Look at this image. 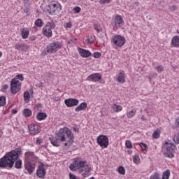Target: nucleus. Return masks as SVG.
<instances>
[{"instance_id":"f257e3e1","label":"nucleus","mask_w":179,"mask_h":179,"mask_svg":"<svg viewBox=\"0 0 179 179\" xmlns=\"http://www.w3.org/2000/svg\"><path fill=\"white\" fill-rule=\"evenodd\" d=\"M20 156H22L21 148L12 150L0 159V167L1 169H12L15 166V169L20 170L23 164L22 159H20Z\"/></svg>"},{"instance_id":"f03ea898","label":"nucleus","mask_w":179,"mask_h":179,"mask_svg":"<svg viewBox=\"0 0 179 179\" xmlns=\"http://www.w3.org/2000/svg\"><path fill=\"white\" fill-rule=\"evenodd\" d=\"M73 139H75V137H73L72 131L67 127L60 129L56 134L55 137L49 138L52 145L56 148L59 147V142H66L64 146L70 148L73 143Z\"/></svg>"},{"instance_id":"7ed1b4c3","label":"nucleus","mask_w":179,"mask_h":179,"mask_svg":"<svg viewBox=\"0 0 179 179\" xmlns=\"http://www.w3.org/2000/svg\"><path fill=\"white\" fill-rule=\"evenodd\" d=\"M163 147L166 148V157L173 159V157H174V152H176V149H177L176 145H174V143H169V141H166L164 144H163Z\"/></svg>"},{"instance_id":"20e7f679","label":"nucleus","mask_w":179,"mask_h":179,"mask_svg":"<svg viewBox=\"0 0 179 179\" xmlns=\"http://www.w3.org/2000/svg\"><path fill=\"white\" fill-rule=\"evenodd\" d=\"M60 48H62L61 42L55 41L46 47V52H48V54H54L57 52L58 50H60Z\"/></svg>"},{"instance_id":"39448f33","label":"nucleus","mask_w":179,"mask_h":179,"mask_svg":"<svg viewBox=\"0 0 179 179\" xmlns=\"http://www.w3.org/2000/svg\"><path fill=\"white\" fill-rule=\"evenodd\" d=\"M124 24H125L124 18H122V16L120 15H116L111 22V26L113 27V29H115L116 30H118L120 27H122Z\"/></svg>"},{"instance_id":"423d86ee","label":"nucleus","mask_w":179,"mask_h":179,"mask_svg":"<svg viewBox=\"0 0 179 179\" xmlns=\"http://www.w3.org/2000/svg\"><path fill=\"white\" fill-rule=\"evenodd\" d=\"M22 89V83L17 78H13L10 82V91L13 94H16Z\"/></svg>"},{"instance_id":"0eeeda50","label":"nucleus","mask_w":179,"mask_h":179,"mask_svg":"<svg viewBox=\"0 0 179 179\" xmlns=\"http://www.w3.org/2000/svg\"><path fill=\"white\" fill-rule=\"evenodd\" d=\"M61 10V4L57 3H52L47 7V11L48 12L49 15H58L59 11Z\"/></svg>"},{"instance_id":"6e6552de","label":"nucleus","mask_w":179,"mask_h":179,"mask_svg":"<svg viewBox=\"0 0 179 179\" xmlns=\"http://www.w3.org/2000/svg\"><path fill=\"white\" fill-rule=\"evenodd\" d=\"M125 38L121 35H115L112 37L111 42L116 45V47H122L125 44Z\"/></svg>"},{"instance_id":"1a4fd4ad","label":"nucleus","mask_w":179,"mask_h":179,"mask_svg":"<svg viewBox=\"0 0 179 179\" xmlns=\"http://www.w3.org/2000/svg\"><path fill=\"white\" fill-rule=\"evenodd\" d=\"M96 143L99 146H101V148H108V137L106 135H99L96 138Z\"/></svg>"},{"instance_id":"9d476101","label":"nucleus","mask_w":179,"mask_h":179,"mask_svg":"<svg viewBox=\"0 0 179 179\" xmlns=\"http://www.w3.org/2000/svg\"><path fill=\"white\" fill-rule=\"evenodd\" d=\"M24 163H34L37 160V157L34 156V152H27L24 154Z\"/></svg>"},{"instance_id":"9b49d317","label":"nucleus","mask_w":179,"mask_h":179,"mask_svg":"<svg viewBox=\"0 0 179 179\" xmlns=\"http://www.w3.org/2000/svg\"><path fill=\"white\" fill-rule=\"evenodd\" d=\"M45 174H47V171H45L44 164H41V165H38V167L36 170L37 177H38V178L44 179L45 178Z\"/></svg>"},{"instance_id":"f8f14e48","label":"nucleus","mask_w":179,"mask_h":179,"mask_svg":"<svg viewBox=\"0 0 179 179\" xmlns=\"http://www.w3.org/2000/svg\"><path fill=\"white\" fill-rule=\"evenodd\" d=\"M24 169L28 174L31 176L34 173V170H36V162H24Z\"/></svg>"},{"instance_id":"ddd939ff","label":"nucleus","mask_w":179,"mask_h":179,"mask_svg":"<svg viewBox=\"0 0 179 179\" xmlns=\"http://www.w3.org/2000/svg\"><path fill=\"white\" fill-rule=\"evenodd\" d=\"M86 80L88 82H100V80H101V74L99 73H94L90 75L86 78Z\"/></svg>"},{"instance_id":"4468645a","label":"nucleus","mask_w":179,"mask_h":179,"mask_svg":"<svg viewBox=\"0 0 179 179\" xmlns=\"http://www.w3.org/2000/svg\"><path fill=\"white\" fill-rule=\"evenodd\" d=\"M28 129L30 135H37V134H40V126H38V124H31L28 126Z\"/></svg>"},{"instance_id":"2eb2a0df","label":"nucleus","mask_w":179,"mask_h":179,"mask_svg":"<svg viewBox=\"0 0 179 179\" xmlns=\"http://www.w3.org/2000/svg\"><path fill=\"white\" fill-rule=\"evenodd\" d=\"M64 103L67 107H75L79 104V101L76 99L69 98L64 100Z\"/></svg>"},{"instance_id":"dca6fc26","label":"nucleus","mask_w":179,"mask_h":179,"mask_svg":"<svg viewBox=\"0 0 179 179\" xmlns=\"http://www.w3.org/2000/svg\"><path fill=\"white\" fill-rule=\"evenodd\" d=\"M78 53L80 54V57H82L83 58H89V57H90V55H92V52H90V51H89L86 49L78 48Z\"/></svg>"},{"instance_id":"f3484780","label":"nucleus","mask_w":179,"mask_h":179,"mask_svg":"<svg viewBox=\"0 0 179 179\" xmlns=\"http://www.w3.org/2000/svg\"><path fill=\"white\" fill-rule=\"evenodd\" d=\"M42 33L48 38L52 37V31L50 27H47V25L43 28Z\"/></svg>"},{"instance_id":"a211bd4d","label":"nucleus","mask_w":179,"mask_h":179,"mask_svg":"<svg viewBox=\"0 0 179 179\" xmlns=\"http://www.w3.org/2000/svg\"><path fill=\"white\" fill-rule=\"evenodd\" d=\"M14 48L18 51H26V50L29 48V47H27V44L26 43H17Z\"/></svg>"},{"instance_id":"6ab92c4d","label":"nucleus","mask_w":179,"mask_h":179,"mask_svg":"<svg viewBox=\"0 0 179 179\" xmlns=\"http://www.w3.org/2000/svg\"><path fill=\"white\" fill-rule=\"evenodd\" d=\"M86 108H87V103L86 102H83L75 108V111L77 113L79 111H85Z\"/></svg>"},{"instance_id":"aec40b11","label":"nucleus","mask_w":179,"mask_h":179,"mask_svg":"<svg viewBox=\"0 0 179 179\" xmlns=\"http://www.w3.org/2000/svg\"><path fill=\"white\" fill-rule=\"evenodd\" d=\"M117 80L119 82V83H125V72H124V71L120 72Z\"/></svg>"},{"instance_id":"412c9836","label":"nucleus","mask_w":179,"mask_h":179,"mask_svg":"<svg viewBox=\"0 0 179 179\" xmlns=\"http://www.w3.org/2000/svg\"><path fill=\"white\" fill-rule=\"evenodd\" d=\"M29 34H30V31H29L27 28L21 29V35L24 40L29 37Z\"/></svg>"},{"instance_id":"4be33fe9","label":"nucleus","mask_w":179,"mask_h":179,"mask_svg":"<svg viewBox=\"0 0 179 179\" xmlns=\"http://www.w3.org/2000/svg\"><path fill=\"white\" fill-rule=\"evenodd\" d=\"M171 44L177 48H179V36H175L172 38Z\"/></svg>"},{"instance_id":"5701e85b","label":"nucleus","mask_w":179,"mask_h":179,"mask_svg":"<svg viewBox=\"0 0 179 179\" xmlns=\"http://www.w3.org/2000/svg\"><path fill=\"white\" fill-rule=\"evenodd\" d=\"M90 171H92V169L89 167V165H86L84 167V173H82L83 177H86V176H89L90 174Z\"/></svg>"},{"instance_id":"b1692460","label":"nucleus","mask_w":179,"mask_h":179,"mask_svg":"<svg viewBox=\"0 0 179 179\" xmlns=\"http://www.w3.org/2000/svg\"><path fill=\"white\" fill-rule=\"evenodd\" d=\"M36 117L38 121H43V120H45V118H47V113L43 112L38 113Z\"/></svg>"},{"instance_id":"393cba45","label":"nucleus","mask_w":179,"mask_h":179,"mask_svg":"<svg viewBox=\"0 0 179 179\" xmlns=\"http://www.w3.org/2000/svg\"><path fill=\"white\" fill-rule=\"evenodd\" d=\"M78 169V161H74L72 164H70L69 169L71 170V171H76V169Z\"/></svg>"},{"instance_id":"a878e982","label":"nucleus","mask_w":179,"mask_h":179,"mask_svg":"<svg viewBox=\"0 0 179 179\" xmlns=\"http://www.w3.org/2000/svg\"><path fill=\"white\" fill-rule=\"evenodd\" d=\"M24 101L25 103H29L30 101V93L28 91L24 92Z\"/></svg>"},{"instance_id":"bb28decb","label":"nucleus","mask_w":179,"mask_h":179,"mask_svg":"<svg viewBox=\"0 0 179 179\" xmlns=\"http://www.w3.org/2000/svg\"><path fill=\"white\" fill-rule=\"evenodd\" d=\"M112 108L113 110L115 111V113H120V111L122 110V106H120V105H117V104H114L112 106Z\"/></svg>"},{"instance_id":"cd10ccee","label":"nucleus","mask_w":179,"mask_h":179,"mask_svg":"<svg viewBox=\"0 0 179 179\" xmlns=\"http://www.w3.org/2000/svg\"><path fill=\"white\" fill-rule=\"evenodd\" d=\"M23 115L27 118H29V117H31V110L30 109H29V108L24 109Z\"/></svg>"},{"instance_id":"c85d7f7f","label":"nucleus","mask_w":179,"mask_h":179,"mask_svg":"<svg viewBox=\"0 0 179 179\" xmlns=\"http://www.w3.org/2000/svg\"><path fill=\"white\" fill-rule=\"evenodd\" d=\"M135 114H136V110L134 109L130 111H129L127 113V118H132L133 117H135Z\"/></svg>"},{"instance_id":"c756f323","label":"nucleus","mask_w":179,"mask_h":179,"mask_svg":"<svg viewBox=\"0 0 179 179\" xmlns=\"http://www.w3.org/2000/svg\"><path fill=\"white\" fill-rule=\"evenodd\" d=\"M43 24H44V22H43V20L40 18L35 21V26H36V27H43Z\"/></svg>"},{"instance_id":"7c9ffc66","label":"nucleus","mask_w":179,"mask_h":179,"mask_svg":"<svg viewBox=\"0 0 179 179\" xmlns=\"http://www.w3.org/2000/svg\"><path fill=\"white\" fill-rule=\"evenodd\" d=\"M94 30H96V31H97V33H100V32L103 31L101 26L99 24H94Z\"/></svg>"},{"instance_id":"2f4dec72","label":"nucleus","mask_w":179,"mask_h":179,"mask_svg":"<svg viewBox=\"0 0 179 179\" xmlns=\"http://www.w3.org/2000/svg\"><path fill=\"white\" fill-rule=\"evenodd\" d=\"M5 104H6V97L0 96V107H3Z\"/></svg>"},{"instance_id":"473e14b6","label":"nucleus","mask_w":179,"mask_h":179,"mask_svg":"<svg viewBox=\"0 0 179 179\" xmlns=\"http://www.w3.org/2000/svg\"><path fill=\"white\" fill-rule=\"evenodd\" d=\"M152 137L155 139H158V138H160V130H155L152 134Z\"/></svg>"},{"instance_id":"72a5a7b5","label":"nucleus","mask_w":179,"mask_h":179,"mask_svg":"<svg viewBox=\"0 0 179 179\" xmlns=\"http://www.w3.org/2000/svg\"><path fill=\"white\" fill-rule=\"evenodd\" d=\"M133 162L135 164H139V163H141V158H139V155H134L133 157Z\"/></svg>"},{"instance_id":"f704fd0d","label":"nucleus","mask_w":179,"mask_h":179,"mask_svg":"<svg viewBox=\"0 0 179 179\" xmlns=\"http://www.w3.org/2000/svg\"><path fill=\"white\" fill-rule=\"evenodd\" d=\"M86 161L78 162V169H85V167H86Z\"/></svg>"},{"instance_id":"c9c22d12","label":"nucleus","mask_w":179,"mask_h":179,"mask_svg":"<svg viewBox=\"0 0 179 179\" xmlns=\"http://www.w3.org/2000/svg\"><path fill=\"white\" fill-rule=\"evenodd\" d=\"M118 173L119 174L124 176L125 174V168H124V166H120L118 168Z\"/></svg>"},{"instance_id":"e433bc0d","label":"nucleus","mask_w":179,"mask_h":179,"mask_svg":"<svg viewBox=\"0 0 179 179\" xmlns=\"http://www.w3.org/2000/svg\"><path fill=\"white\" fill-rule=\"evenodd\" d=\"M173 141L175 142V143L178 144L179 143V134H175L173 137Z\"/></svg>"},{"instance_id":"4c0bfd02","label":"nucleus","mask_w":179,"mask_h":179,"mask_svg":"<svg viewBox=\"0 0 179 179\" xmlns=\"http://www.w3.org/2000/svg\"><path fill=\"white\" fill-rule=\"evenodd\" d=\"M125 145H126V147L127 148V149H132V148H133L132 143L129 140L126 141Z\"/></svg>"},{"instance_id":"58836bf2","label":"nucleus","mask_w":179,"mask_h":179,"mask_svg":"<svg viewBox=\"0 0 179 179\" xmlns=\"http://www.w3.org/2000/svg\"><path fill=\"white\" fill-rule=\"evenodd\" d=\"M46 27H49V29H55V23L52 22H48L46 24Z\"/></svg>"},{"instance_id":"ea45409f","label":"nucleus","mask_w":179,"mask_h":179,"mask_svg":"<svg viewBox=\"0 0 179 179\" xmlns=\"http://www.w3.org/2000/svg\"><path fill=\"white\" fill-rule=\"evenodd\" d=\"M80 10H82V9L79 6H76L73 8V13L76 14L80 13Z\"/></svg>"},{"instance_id":"a19ab883","label":"nucleus","mask_w":179,"mask_h":179,"mask_svg":"<svg viewBox=\"0 0 179 179\" xmlns=\"http://www.w3.org/2000/svg\"><path fill=\"white\" fill-rule=\"evenodd\" d=\"M157 72H159V73L163 72L164 71V68L163 66H157L156 69Z\"/></svg>"},{"instance_id":"79ce46f5","label":"nucleus","mask_w":179,"mask_h":179,"mask_svg":"<svg viewBox=\"0 0 179 179\" xmlns=\"http://www.w3.org/2000/svg\"><path fill=\"white\" fill-rule=\"evenodd\" d=\"M16 79L17 80H21V82H23L24 80V78L23 77V74H18L16 76Z\"/></svg>"},{"instance_id":"37998d69","label":"nucleus","mask_w":179,"mask_h":179,"mask_svg":"<svg viewBox=\"0 0 179 179\" xmlns=\"http://www.w3.org/2000/svg\"><path fill=\"white\" fill-rule=\"evenodd\" d=\"M9 86H8V85H3L1 90V92H3V93H6V90H8Z\"/></svg>"},{"instance_id":"c03bdc74","label":"nucleus","mask_w":179,"mask_h":179,"mask_svg":"<svg viewBox=\"0 0 179 179\" xmlns=\"http://www.w3.org/2000/svg\"><path fill=\"white\" fill-rule=\"evenodd\" d=\"M139 146L141 148L142 150H146V148H148V145L143 143H140Z\"/></svg>"},{"instance_id":"a18cd8bd","label":"nucleus","mask_w":179,"mask_h":179,"mask_svg":"<svg viewBox=\"0 0 179 179\" xmlns=\"http://www.w3.org/2000/svg\"><path fill=\"white\" fill-rule=\"evenodd\" d=\"M101 57V53L100 52H95L94 53V58H100Z\"/></svg>"},{"instance_id":"49530a36","label":"nucleus","mask_w":179,"mask_h":179,"mask_svg":"<svg viewBox=\"0 0 179 179\" xmlns=\"http://www.w3.org/2000/svg\"><path fill=\"white\" fill-rule=\"evenodd\" d=\"M171 12H176L177 10V6H172L169 7Z\"/></svg>"},{"instance_id":"de8ad7c7","label":"nucleus","mask_w":179,"mask_h":179,"mask_svg":"<svg viewBox=\"0 0 179 179\" xmlns=\"http://www.w3.org/2000/svg\"><path fill=\"white\" fill-rule=\"evenodd\" d=\"M69 178L70 179H78V178L76 177V176L72 174V173H69Z\"/></svg>"},{"instance_id":"09e8293b","label":"nucleus","mask_w":179,"mask_h":179,"mask_svg":"<svg viewBox=\"0 0 179 179\" xmlns=\"http://www.w3.org/2000/svg\"><path fill=\"white\" fill-rule=\"evenodd\" d=\"M71 27H72V23L71 22L66 23V28L71 29Z\"/></svg>"},{"instance_id":"8fccbe9b","label":"nucleus","mask_w":179,"mask_h":179,"mask_svg":"<svg viewBox=\"0 0 179 179\" xmlns=\"http://www.w3.org/2000/svg\"><path fill=\"white\" fill-rule=\"evenodd\" d=\"M24 13H26L27 15V16H29V15H30V10L27 8L24 10Z\"/></svg>"},{"instance_id":"3c124183","label":"nucleus","mask_w":179,"mask_h":179,"mask_svg":"<svg viewBox=\"0 0 179 179\" xmlns=\"http://www.w3.org/2000/svg\"><path fill=\"white\" fill-rule=\"evenodd\" d=\"M110 1H99V3H101V5H104L106 3H108Z\"/></svg>"},{"instance_id":"603ef678","label":"nucleus","mask_w":179,"mask_h":179,"mask_svg":"<svg viewBox=\"0 0 179 179\" xmlns=\"http://www.w3.org/2000/svg\"><path fill=\"white\" fill-rule=\"evenodd\" d=\"M36 143L37 145H41V139L40 138L36 139Z\"/></svg>"},{"instance_id":"864d4df0","label":"nucleus","mask_w":179,"mask_h":179,"mask_svg":"<svg viewBox=\"0 0 179 179\" xmlns=\"http://www.w3.org/2000/svg\"><path fill=\"white\" fill-rule=\"evenodd\" d=\"M77 170H78V173H83V171H85V168H80V169H77Z\"/></svg>"},{"instance_id":"5fc2aeb1","label":"nucleus","mask_w":179,"mask_h":179,"mask_svg":"<svg viewBox=\"0 0 179 179\" xmlns=\"http://www.w3.org/2000/svg\"><path fill=\"white\" fill-rule=\"evenodd\" d=\"M36 36H31V37H29V40L31 41H34L35 40H36Z\"/></svg>"},{"instance_id":"6e6d98bb","label":"nucleus","mask_w":179,"mask_h":179,"mask_svg":"<svg viewBox=\"0 0 179 179\" xmlns=\"http://www.w3.org/2000/svg\"><path fill=\"white\" fill-rule=\"evenodd\" d=\"M73 130L74 131V132H79V128L78 127H73Z\"/></svg>"},{"instance_id":"4d7b16f0","label":"nucleus","mask_w":179,"mask_h":179,"mask_svg":"<svg viewBox=\"0 0 179 179\" xmlns=\"http://www.w3.org/2000/svg\"><path fill=\"white\" fill-rule=\"evenodd\" d=\"M141 120H142V121H146V117L143 115L141 116Z\"/></svg>"},{"instance_id":"13d9d810","label":"nucleus","mask_w":179,"mask_h":179,"mask_svg":"<svg viewBox=\"0 0 179 179\" xmlns=\"http://www.w3.org/2000/svg\"><path fill=\"white\" fill-rule=\"evenodd\" d=\"M12 113H13V114H17V110H15V109H13Z\"/></svg>"},{"instance_id":"bf43d9fd","label":"nucleus","mask_w":179,"mask_h":179,"mask_svg":"<svg viewBox=\"0 0 179 179\" xmlns=\"http://www.w3.org/2000/svg\"><path fill=\"white\" fill-rule=\"evenodd\" d=\"M3 134V133L2 132V130L0 129V138L2 137Z\"/></svg>"},{"instance_id":"052dcab7","label":"nucleus","mask_w":179,"mask_h":179,"mask_svg":"<svg viewBox=\"0 0 179 179\" xmlns=\"http://www.w3.org/2000/svg\"><path fill=\"white\" fill-rule=\"evenodd\" d=\"M88 43H90V44H93V41H90V39H88Z\"/></svg>"},{"instance_id":"680f3d73","label":"nucleus","mask_w":179,"mask_h":179,"mask_svg":"<svg viewBox=\"0 0 179 179\" xmlns=\"http://www.w3.org/2000/svg\"><path fill=\"white\" fill-rule=\"evenodd\" d=\"M128 154L129 155H132V150H128Z\"/></svg>"},{"instance_id":"e2e57ef3","label":"nucleus","mask_w":179,"mask_h":179,"mask_svg":"<svg viewBox=\"0 0 179 179\" xmlns=\"http://www.w3.org/2000/svg\"><path fill=\"white\" fill-rule=\"evenodd\" d=\"M2 57V52L0 51V58Z\"/></svg>"},{"instance_id":"0e129e2a","label":"nucleus","mask_w":179,"mask_h":179,"mask_svg":"<svg viewBox=\"0 0 179 179\" xmlns=\"http://www.w3.org/2000/svg\"><path fill=\"white\" fill-rule=\"evenodd\" d=\"M43 83L42 82L40 83V85L43 86Z\"/></svg>"},{"instance_id":"69168bd1","label":"nucleus","mask_w":179,"mask_h":179,"mask_svg":"<svg viewBox=\"0 0 179 179\" xmlns=\"http://www.w3.org/2000/svg\"><path fill=\"white\" fill-rule=\"evenodd\" d=\"M104 1H111V0H104Z\"/></svg>"}]
</instances>
